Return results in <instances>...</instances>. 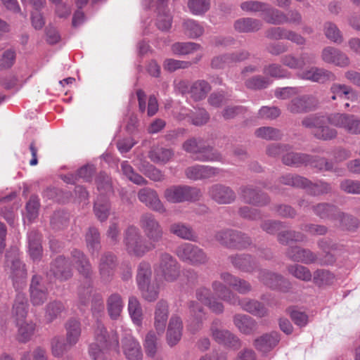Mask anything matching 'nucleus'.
<instances>
[{
	"label": "nucleus",
	"mask_w": 360,
	"mask_h": 360,
	"mask_svg": "<svg viewBox=\"0 0 360 360\" xmlns=\"http://www.w3.org/2000/svg\"><path fill=\"white\" fill-rule=\"evenodd\" d=\"M6 266L10 269V276L15 285L27 277L25 264L20 261L19 252L16 248H11L6 253Z\"/></svg>",
	"instance_id": "12"
},
{
	"label": "nucleus",
	"mask_w": 360,
	"mask_h": 360,
	"mask_svg": "<svg viewBox=\"0 0 360 360\" xmlns=\"http://www.w3.org/2000/svg\"><path fill=\"white\" fill-rule=\"evenodd\" d=\"M155 271L166 282L173 283L181 276V265L170 254L162 252L155 264Z\"/></svg>",
	"instance_id": "7"
},
{
	"label": "nucleus",
	"mask_w": 360,
	"mask_h": 360,
	"mask_svg": "<svg viewBox=\"0 0 360 360\" xmlns=\"http://www.w3.org/2000/svg\"><path fill=\"white\" fill-rule=\"evenodd\" d=\"M139 170L151 181L160 182L165 179V174L148 162L142 164L139 167Z\"/></svg>",
	"instance_id": "57"
},
{
	"label": "nucleus",
	"mask_w": 360,
	"mask_h": 360,
	"mask_svg": "<svg viewBox=\"0 0 360 360\" xmlns=\"http://www.w3.org/2000/svg\"><path fill=\"white\" fill-rule=\"evenodd\" d=\"M143 348L148 357L154 358L160 348L158 338L153 330L146 334L143 340Z\"/></svg>",
	"instance_id": "47"
},
{
	"label": "nucleus",
	"mask_w": 360,
	"mask_h": 360,
	"mask_svg": "<svg viewBox=\"0 0 360 360\" xmlns=\"http://www.w3.org/2000/svg\"><path fill=\"white\" fill-rule=\"evenodd\" d=\"M141 295L147 302H155L160 294V285L157 282H150L138 287Z\"/></svg>",
	"instance_id": "49"
},
{
	"label": "nucleus",
	"mask_w": 360,
	"mask_h": 360,
	"mask_svg": "<svg viewBox=\"0 0 360 360\" xmlns=\"http://www.w3.org/2000/svg\"><path fill=\"white\" fill-rule=\"evenodd\" d=\"M212 288L214 293L226 302L235 306L236 303L238 302V295L221 282L213 281Z\"/></svg>",
	"instance_id": "37"
},
{
	"label": "nucleus",
	"mask_w": 360,
	"mask_h": 360,
	"mask_svg": "<svg viewBox=\"0 0 360 360\" xmlns=\"http://www.w3.org/2000/svg\"><path fill=\"white\" fill-rule=\"evenodd\" d=\"M224 170L209 165H195L185 169L186 176L193 181L206 180L214 178Z\"/></svg>",
	"instance_id": "15"
},
{
	"label": "nucleus",
	"mask_w": 360,
	"mask_h": 360,
	"mask_svg": "<svg viewBox=\"0 0 360 360\" xmlns=\"http://www.w3.org/2000/svg\"><path fill=\"white\" fill-rule=\"evenodd\" d=\"M128 311L133 322L137 326H141L143 320V311L137 297L134 296L129 297Z\"/></svg>",
	"instance_id": "53"
},
{
	"label": "nucleus",
	"mask_w": 360,
	"mask_h": 360,
	"mask_svg": "<svg viewBox=\"0 0 360 360\" xmlns=\"http://www.w3.org/2000/svg\"><path fill=\"white\" fill-rule=\"evenodd\" d=\"M262 23L259 20L252 18H243L235 21L234 29L241 33L255 32L262 28Z\"/></svg>",
	"instance_id": "40"
},
{
	"label": "nucleus",
	"mask_w": 360,
	"mask_h": 360,
	"mask_svg": "<svg viewBox=\"0 0 360 360\" xmlns=\"http://www.w3.org/2000/svg\"><path fill=\"white\" fill-rule=\"evenodd\" d=\"M70 221L69 214L63 210L56 211L51 216L50 224L55 230H60L68 226Z\"/></svg>",
	"instance_id": "61"
},
{
	"label": "nucleus",
	"mask_w": 360,
	"mask_h": 360,
	"mask_svg": "<svg viewBox=\"0 0 360 360\" xmlns=\"http://www.w3.org/2000/svg\"><path fill=\"white\" fill-rule=\"evenodd\" d=\"M152 268L149 262L142 261L137 266V271L136 275V282L137 286L143 285L144 284L151 282L152 279Z\"/></svg>",
	"instance_id": "48"
},
{
	"label": "nucleus",
	"mask_w": 360,
	"mask_h": 360,
	"mask_svg": "<svg viewBox=\"0 0 360 360\" xmlns=\"http://www.w3.org/2000/svg\"><path fill=\"white\" fill-rule=\"evenodd\" d=\"M137 196L139 201L148 208L162 214L166 212L155 190L149 187L143 188L139 191Z\"/></svg>",
	"instance_id": "19"
},
{
	"label": "nucleus",
	"mask_w": 360,
	"mask_h": 360,
	"mask_svg": "<svg viewBox=\"0 0 360 360\" xmlns=\"http://www.w3.org/2000/svg\"><path fill=\"white\" fill-rule=\"evenodd\" d=\"M221 328V320L215 319L212 321L210 330L213 340L219 344L233 349H238L241 347L239 338L229 330Z\"/></svg>",
	"instance_id": "10"
},
{
	"label": "nucleus",
	"mask_w": 360,
	"mask_h": 360,
	"mask_svg": "<svg viewBox=\"0 0 360 360\" xmlns=\"http://www.w3.org/2000/svg\"><path fill=\"white\" fill-rule=\"evenodd\" d=\"M228 259L234 268L243 272L252 273L257 267L255 258L250 254L232 255Z\"/></svg>",
	"instance_id": "25"
},
{
	"label": "nucleus",
	"mask_w": 360,
	"mask_h": 360,
	"mask_svg": "<svg viewBox=\"0 0 360 360\" xmlns=\"http://www.w3.org/2000/svg\"><path fill=\"white\" fill-rule=\"evenodd\" d=\"M289 274L292 275L296 278L303 281H310L312 278L310 270L301 264H290L287 266Z\"/></svg>",
	"instance_id": "63"
},
{
	"label": "nucleus",
	"mask_w": 360,
	"mask_h": 360,
	"mask_svg": "<svg viewBox=\"0 0 360 360\" xmlns=\"http://www.w3.org/2000/svg\"><path fill=\"white\" fill-rule=\"evenodd\" d=\"M71 255L79 274L85 279L84 285H81L79 287L78 297L80 303L82 305H86L92 292V266L89 259L80 250H73L71 252Z\"/></svg>",
	"instance_id": "2"
},
{
	"label": "nucleus",
	"mask_w": 360,
	"mask_h": 360,
	"mask_svg": "<svg viewBox=\"0 0 360 360\" xmlns=\"http://www.w3.org/2000/svg\"><path fill=\"white\" fill-rule=\"evenodd\" d=\"M328 121V117L317 114L310 115L304 117L302 120V126L314 129L313 135L318 139L329 141L334 139L338 136V131L335 129L326 124Z\"/></svg>",
	"instance_id": "5"
},
{
	"label": "nucleus",
	"mask_w": 360,
	"mask_h": 360,
	"mask_svg": "<svg viewBox=\"0 0 360 360\" xmlns=\"http://www.w3.org/2000/svg\"><path fill=\"white\" fill-rule=\"evenodd\" d=\"M207 193L212 200L221 205L231 204L236 198V193L231 187L221 184L210 186Z\"/></svg>",
	"instance_id": "17"
},
{
	"label": "nucleus",
	"mask_w": 360,
	"mask_h": 360,
	"mask_svg": "<svg viewBox=\"0 0 360 360\" xmlns=\"http://www.w3.org/2000/svg\"><path fill=\"white\" fill-rule=\"evenodd\" d=\"M201 49L199 44L195 42H176L172 45V51L176 55H187Z\"/></svg>",
	"instance_id": "62"
},
{
	"label": "nucleus",
	"mask_w": 360,
	"mask_h": 360,
	"mask_svg": "<svg viewBox=\"0 0 360 360\" xmlns=\"http://www.w3.org/2000/svg\"><path fill=\"white\" fill-rule=\"evenodd\" d=\"M41 278L34 275L30 285V298L33 306L42 305L48 298V290L41 284Z\"/></svg>",
	"instance_id": "23"
},
{
	"label": "nucleus",
	"mask_w": 360,
	"mask_h": 360,
	"mask_svg": "<svg viewBox=\"0 0 360 360\" xmlns=\"http://www.w3.org/2000/svg\"><path fill=\"white\" fill-rule=\"evenodd\" d=\"M85 241L86 247L92 255L98 252L101 245V236L97 228L91 226L88 229L85 234Z\"/></svg>",
	"instance_id": "44"
},
{
	"label": "nucleus",
	"mask_w": 360,
	"mask_h": 360,
	"mask_svg": "<svg viewBox=\"0 0 360 360\" xmlns=\"http://www.w3.org/2000/svg\"><path fill=\"white\" fill-rule=\"evenodd\" d=\"M233 323L243 334H252L257 328L256 321L246 314H238L233 316Z\"/></svg>",
	"instance_id": "35"
},
{
	"label": "nucleus",
	"mask_w": 360,
	"mask_h": 360,
	"mask_svg": "<svg viewBox=\"0 0 360 360\" xmlns=\"http://www.w3.org/2000/svg\"><path fill=\"white\" fill-rule=\"evenodd\" d=\"M254 134L257 138L266 141L281 140L283 137V134L281 130L272 127H259L255 129Z\"/></svg>",
	"instance_id": "54"
},
{
	"label": "nucleus",
	"mask_w": 360,
	"mask_h": 360,
	"mask_svg": "<svg viewBox=\"0 0 360 360\" xmlns=\"http://www.w3.org/2000/svg\"><path fill=\"white\" fill-rule=\"evenodd\" d=\"M169 303L161 299L155 304L154 311V327L158 335L164 333L169 317Z\"/></svg>",
	"instance_id": "24"
},
{
	"label": "nucleus",
	"mask_w": 360,
	"mask_h": 360,
	"mask_svg": "<svg viewBox=\"0 0 360 360\" xmlns=\"http://www.w3.org/2000/svg\"><path fill=\"white\" fill-rule=\"evenodd\" d=\"M66 341L70 347L75 345L81 336L82 328L80 322L75 319H69L65 325Z\"/></svg>",
	"instance_id": "39"
},
{
	"label": "nucleus",
	"mask_w": 360,
	"mask_h": 360,
	"mask_svg": "<svg viewBox=\"0 0 360 360\" xmlns=\"http://www.w3.org/2000/svg\"><path fill=\"white\" fill-rule=\"evenodd\" d=\"M27 238L30 257L33 260L39 259L42 254L41 235L36 231H31L29 232Z\"/></svg>",
	"instance_id": "46"
},
{
	"label": "nucleus",
	"mask_w": 360,
	"mask_h": 360,
	"mask_svg": "<svg viewBox=\"0 0 360 360\" xmlns=\"http://www.w3.org/2000/svg\"><path fill=\"white\" fill-rule=\"evenodd\" d=\"M122 349L127 360H143V352L139 342L131 335L122 340Z\"/></svg>",
	"instance_id": "28"
},
{
	"label": "nucleus",
	"mask_w": 360,
	"mask_h": 360,
	"mask_svg": "<svg viewBox=\"0 0 360 360\" xmlns=\"http://www.w3.org/2000/svg\"><path fill=\"white\" fill-rule=\"evenodd\" d=\"M183 323L180 317L173 315L168 324L166 340L170 347L176 345L182 336Z\"/></svg>",
	"instance_id": "31"
},
{
	"label": "nucleus",
	"mask_w": 360,
	"mask_h": 360,
	"mask_svg": "<svg viewBox=\"0 0 360 360\" xmlns=\"http://www.w3.org/2000/svg\"><path fill=\"white\" fill-rule=\"evenodd\" d=\"M281 63L292 70H302L307 65L315 63L316 56L314 53L304 52L298 57L293 54H286L281 57Z\"/></svg>",
	"instance_id": "20"
},
{
	"label": "nucleus",
	"mask_w": 360,
	"mask_h": 360,
	"mask_svg": "<svg viewBox=\"0 0 360 360\" xmlns=\"http://www.w3.org/2000/svg\"><path fill=\"white\" fill-rule=\"evenodd\" d=\"M18 329V340L21 342H27L33 335L35 325L32 322L27 323L25 321L16 324Z\"/></svg>",
	"instance_id": "64"
},
{
	"label": "nucleus",
	"mask_w": 360,
	"mask_h": 360,
	"mask_svg": "<svg viewBox=\"0 0 360 360\" xmlns=\"http://www.w3.org/2000/svg\"><path fill=\"white\" fill-rule=\"evenodd\" d=\"M107 310L111 319L117 320L122 311L124 303L121 295L115 292L107 299Z\"/></svg>",
	"instance_id": "42"
},
{
	"label": "nucleus",
	"mask_w": 360,
	"mask_h": 360,
	"mask_svg": "<svg viewBox=\"0 0 360 360\" xmlns=\"http://www.w3.org/2000/svg\"><path fill=\"white\" fill-rule=\"evenodd\" d=\"M279 341V334L276 332H271L257 338L254 345L258 350L267 352L276 347Z\"/></svg>",
	"instance_id": "38"
},
{
	"label": "nucleus",
	"mask_w": 360,
	"mask_h": 360,
	"mask_svg": "<svg viewBox=\"0 0 360 360\" xmlns=\"http://www.w3.org/2000/svg\"><path fill=\"white\" fill-rule=\"evenodd\" d=\"M117 266L116 257L111 252H105L102 255L99 262V273L104 281H109Z\"/></svg>",
	"instance_id": "32"
},
{
	"label": "nucleus",
	"mask_w": 360,
	"mask_h": 360,
	"mask_svg": "<svg viewBox=\"0 0 360 360\" xmlns=\"http://www.w3.org/2000/svg\"><path fill=\"white\" fill-rule=\"evenodd\" d=\"M183 149L191 154L194 160L224 162L222 155L201 138H190L183 143Z\"/></svg>",
	"instance_id": "3"
},
{
	"label": "nucleus",
	"mask_w": 360,
	"mask_h": 360,
	"mask_svg": "<svg viewBox=\"0 0 360 360\" xmlns=\"http://www.w3.org/2000/svg\"><path fill=\"white\" fill-rule=\"evenodd\" d=\"M169 231L176 237L186 240L196 241L198 236L191 226L183 222H174L169 225Z\"/></svg>",
	"instance_id": "34"
},
{
	"label": "nucleus",
	"mask_w": 360,
	"mask_h": 360,
	"mask_svg": "<svg viewBox=\"0 0 360 360\" xmlns=\"http://www.w3.org/2000/svg\"><path fill=\"white\" fill-rule=\"evenodd\" d=\"M258 279L264 285L273 290L287 292L291 289V283L279 274L262 269L259 272Z\"/></svg>",
	"instance_id": "13"
},
{
	"label": "nucleus",
	"mask_w": 360,
	"mask_h": 360,
	"mask_svg": "<svg viewBox=\"0 0 360 360\" xmlns=\"http://www.w3.org/2000/svg\"><path fill=\"white\" fill-rule=\"evenodd\" d=\"M306 189L307 193L312 196H319L328 194L332 191L331 185L323 180H318L312 182L308 179V182L303 185V188Z\"/></svg>",
	"instance_id": "41"
},
{
	"label": "nucleus",
	"mask_w": 360,
	"mask_h": 360,
	"mask_svg": "<svg viewBox=\"0 0 360 360\" xmlns=\"http://www.w3.org/2000/svg\"><path fill=\"white\" fill-rule=\"evenodd\" d=\"M210 91V84L204 79H199L191 84L188 93L195 101H199L205 98Z\"/></svg>",
	"instance_id": "43"
},
{
	"label": "nucleus",
	"mask_w": 360,
	"mask_h": 360,
	"mask_svg": "<svg viewBox=\"0 0 360 360\" xmlns=\"http://www.w3.org/2000/svg\"><path fill=\"white\" fill-rule=\"evenodd\" d=\"M264 20L272 25H283L287 23V15L281 11L270 8L267 5L266 7Z\"/></svg>",
	"instance_id": "55"
},
{
	"label": "nucleus",
	"mask_w": 360,
	"mask_h": 360,
	"mask_svg": "<svg viewBox=\"0 0 360 360\" xmlns=\"http://www.w3.org/2000/svg\"><path fill=\"white\" fill-rule=\"evenodd\" d=\"M236 305H239L243 311L259 318L269 315L267 307L262 302L255 299L248 297L241 299L238 296V302L236 303Z\"/></svg>",
	"instance_id": "26"
},
{
	"label": "nucleus",
	"mask_w": 360,
	"mask_h": 360,
	"mask_svg": "<svg viewBox=\"0 0 360 360\" xmlns=\"http://www.w3.org/2000/svg\"><path fill=\"white\" fill-rule=\"evenodd\" d=\"M300 77L319 84H324L336 79L335 75L331 71L316 66H312L304 70L301 73Z\"/></svg>",
	"instance_id": "22"
},
{
	"label": "nucleus",
	"mask_w": 360,
	"mask_h": 360,
	"mask_svg": "<svg viewBox=\"0 0 360 360\" xmlns=\"http://www.w3.org/2000/svg\"><path fill=\"white\" fill-rule=\"evenodd\" d=\"M252 244V238L245 233L234 230L231 249L245 250Z\"/></svg>",
	"instance_id": "56"
},
{
	"label": "nucleus",
	"mask_w": 360,
	"mask_h": 360,
	"mask_svg": "<svg viewBox=\"0 0 360 360\" xmlns=\"http://www.w3.org/2000/svg\"><path fill=\"white\" fill-rule=\"evenodd\" d=\"M221 279L230 288L241 295H246L252 290V285L246 280L236 276L229 272L220 274Z\"/></svg>",
	"instance_id": "30"
},
{
	"label": "nucleus",
	"mask_w": 360,
	"mask_h": 360,
	"mask_svg": "<svg viewBox=\"0 0 360 360\" xmlns=\"http://www.w3.org/2000/svg\"><path fill=\"white\" fill-rule=\"evenodd\" d=\"M307 158H309L308 154L290 152L283 156L282 162L285 165L298 167L305 166Z\"/></svg>",
	"instance_id": "58"
},
{
	"label": "nucleus",
	"mask_w": 360,
	"mask_h": 360,
	"mask_svg": "<svg viewBox=\"0 0 360 360\" xmlns=\"http://www.w3.org/2000/svg\"><path fill=\"white\" fill-rule=\"evenodd\" d=\"M65 310L63 303L54 300L48 303L45 307L44 317L47 322L51 323L60 316Z\"/></svg>",
	"instance_id": "52"
},
{
	"label": "nucleus",
	"mask_w": 360,
	"mask_h": 360,
	"mask_svg": "<svg viewBox=\"0 0 360 360\" xmlns=\"http://www.w3.org/2000/svg\"><path fill=\"white\" fill-rule=\"evenodd\" d=\"M240 195L245 203L255 206H265L270 202V198L266 193L252 185L241 186Z\"/></svg>",
	"instance_id": "14"
},
{
	"label": "nucleus",
	"mask_w": 360,
	"mask_h": 360,
	"mask_svg": "<svg viewBox=\"0 0 360 360\" xmlns=\"http://www.w3.org/2000/svg\"><path fill=\"white\" fill-rule=\"evenodd\" d=\"M328 123L343 129L350 134H360V119L354 115L346 113H331L328 115Z\"/></svg>",
	"instance_id": "11"
},
{
	"label": "nucleus",
	"mask_w": 360,
	"mask_h": 360,
	"mask_svg": "<svg viewBox=\"0 0 360 360\" xmlns=\"http://www.w3.org/2000/svg\"><path fill=\"white\" fill-rule=\"evenodd\" d=\"M285 254L288 259L295 262L311 264L318 262V255L316 253L298 245L289 247Z\"/></svg>",
	"instance_id": "18"
},
{
	"label": "nucleus",
	"mask_w": 360,
	"mask_h": 360,
	"mask_svg": "<svg viewBox=\"0 0 360 360\" xmlns=\"http://www.w3.org/2000/svg\"><path fill=\"white\" fill-rule=\"evenodd\" d=\"M176 253L184 262L198 266L206 264L209 257L203 249L192 243H185L177 247Z\"/></svg>",
	"instance_id": "9"
},
{
	"label": "nucleus",
	"mask_w": 360,
	"mask_h": 360,
	"mask_svg": "<svg viewBox=\"0 0 360 360\" xmlns=\"http://www.w3.org/2000/svg\"><path fill=\"white\" fill-rule=\"evenodd\" d=\"M314 213L323 219L335 221L340 208L331 203L319 202L311 207Z\"/></svg>",
	"instance_id": "36"
},
{
	"label": "nucleus",
	"mask_w": 360,
	"mask_h": 360,
	"mask_svg": "<svg viewBox=\"0 0 360 360\" xmlns=\"http://www.w3.org/2000/svg\"><path fill=\"white\" fill-rule=\"evenodd\" d=\"M308 158L306 160L305 166L309 165L319 171H331L333 168V163L325 158L309 154Z\"/></svg>",
	"instance_id": "59"
},
{
	"label": "nucleus",
	"mask_w": 360,
	"mask_h": 360,
	"mask_svg": "<svg viewBox=\"0 0 360 360\" xmlns=\"http://www.w3.org/2000/svg\"><path fill=\"white\" fill-rule=\"evenodd\" d=\"M95 342L89 347V354L93 360H107L104 350H115L119 352V338L111 331L108 333L101 321H97L94 329Z\"/></svg>",
	"instance_id": "1"
},
{
	"label": "nucleus",
	"mask_w": 360,
	"mask_h": 360,
	"mask_svg": "<svg viewBox=\"0 0 360 360\" xmlns=\"http://www.w3.org/2000/svg\"><path fill=\"white\" fill-rule=\"evenodd\" d=\"M173 155L172 150L159 146L153 147L148 152V158L156 164H166Z\"/></svg>",
	"instance_id": "45"
},
{
	"label": "nucleus",
	"mask_w": 360,
	"mask_h": 360,
	"mask_svg": "<svg viewBox=\"0 0 360 360\" xmlns=\"http://www.w3.org/2000/svg\"><path fill=\"white\" fill-rule=\"evenodd\" d=\"M49 274L60 281H67L72 276L70 263L65 257L58 256L51 262Z\"/></svg>",
	"instance_id": "21"
},
{
	"label": "nucleus",
	"mask_w": 360,
	"mask_h": 360,
	"mask_svg": "<svg viewBox=\"0 0 360 360\" xmlns=\"http://www.w3.org/2000/svg\"><path fill=\"white\" fill-rule=\"evenodd\" d=\"M121 169L126 178L132 183L139 186H145L148 184V181L137 173L127 161L121 163Z\"/></svg>",
	"instance_id": "50"
},
{
	"label": "nucleus",
	"mask_w": 360,
	"mask_h": 360,
	"mask_svg": "<svg viewBox=\"0 0 360 360\" xmlns=\"http://www.w3.org/2000/svg\"><path fill=\"white\" fill-rule=\"evenodd\" d=\"M188 308L192 320L188 326V329L192 333H195L202 328L203 321L206 319V313L204 308L195 301H191L188 303Z\"/></svg>",
	"instance_id": "29"
},
{
	"label": "nucleus",
	"mask_w": 360,
	"mask_h": 360,
	"mask_svg": "<svg viewBox=\"0 0 360 360\" xmlns=\"http://www.w3.org/2000/svg\"><path fill=\"white\" fill-rule=\"evenodd\" d=\"M124 244L127 252L130 255L138 257L144 256L147 252L155 248L148 241H144L139 229L131 226L128 227L124 236Z\"/></svg>",
	"instance_id": "4"
},
{
	"label": "nucleus",
	"mask_w": 360,
	"mask_h": 360,
	"mask_svg": "<svg viewBox=\"0 0 360 360\" xmlns=\"http://www.w3.org/2000/svg\"><path fill=\"white\" fill-rule=\"evenodd\" d=\"M321 58L326 63L334 64L341 68H345L349 65L347 56L333 46H327L322 50Z\"/></svg>",
	"instance_id": "27"
},
{
	"label": "nucleus",
	"mask_w": 360,
	"mask_h": 360,
	"mask_svg": "<svg viewBox=\"0 0 360 360\" xmlns=\"http://www.w3.org/2000/svg\"><path fill=\"white\" fill-rule=\"evenodd\" d=\"M121 169L126 178L132 183L139 186H145L148 184V181L137 173L127 161L121 163Z\"/></svg>",
	"instance_id": "51"
},
{
	"label": "nucleus",
	"mask_w": 360,
	"mask_h": 360,
	"mask_svg": "<svg viewBox=\"0 0 360 360\" xmlns=\"http://www.w3.org/2000/svg\"><path fill=\"white\" fill-rule=\"evenodd\" d=\"M94 213L101 221L107 220L110 213V203L105 198L101 196L94 203Z\"/></svg>",
	"instance_id": "60"
},
{
	"label": "nucleus",
	"mask_w": 360,
	"mask_h": 360,
	"mask_svg": "<svg viewBox=\"0 0 360 360\" xmlns=\"http://www.w3.org/2000/svg\"><path fill=\"white\" fill-rule=\"evenodd\" d=\"M202 196L200 188L186 185L172 186L164 191L165 198L171 203L195 202L200 200Z\"/></svg>",
	"instance_id": "6"
},
{
	"label": "nucleus",
	"mask_w": 360,
	"mask_h": 360,
	"mask_svg": "<svg viewBox=\"0 0 360 360\" xmlns=\"http://www.w3.org/2000/svg\"><path fill=\"white\" fill-rule=\"evenodd\" d=\"M317 99L312 95H302L292 98L287 104V110L292 114H303L314 110Z\"/></svg>",
	"instance_id": "16"
},
{
	"label": "nucleus",
	"mask_w": 360,
	"mask_h": 360,
	"mask_svg": "<svg viewBox=\"0 0 360 360\" xmlns=\"http://www.w3.org/2000/svg\"><path fill=\"white\" fill-rule=\"evenodd\" d=\"M27 310L28 303L26 295L24 293L18 292L16 295L12 309V314L15 318V324H19L25 320Z\"/></svg>",
	"instance_id": "33"
},
{
	"label": "nucleus",
	"mask_w": 360,
	"mask_h": 360,
	"mask_svg": "<svg viewBox=\"0 0 360 360\" xmlns=\"http://www.w3.org/2000/svg\"><path fill=\"white\" fill-rule=\"evenodd\" d=\"M139 226L148 242L155 248L163 240V228L153 214H143L139 219Z\"/></svg>",
	"instance_id": "8"
}]
</instances>
